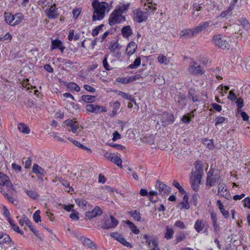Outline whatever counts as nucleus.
Segmentation results:
<instances>
[{
  "mask_svg": "<svg viewBox=\"0 0 250 250\" xmlns=\"http://www.w3.org/2000/svg\"><path fill=\"white\" fill-rule=\"evenodd\" d=\"M94 11L92 16V21H100L105 16V13L108 6V4L105 2H99L93 1L92 3Z\"/></svg>",
  "mask_w": 250,
  "mask_h": 250,
  "instance_id": "f257e3e1",
  "label": "nucleus"
},
{
  "mask_svg": "<svg viewBox=\"0 0 250 250\" xmlns=\"http://www.w3.org/2000/svg\"><path fill=\"white\" fill-rule=\"evenodd\" d=\"M220 179V175L215 173V170L211 167L207 173L206 185L207 186L212 187L214 186Z\"/></svg>",
  "mask_w": 250,
  "mask_h": 250,
  "instance_id": "f03ea898",
  "label": "nucleus"
},
{
  "mask_svg": "<svg viewBox=\"0 0 250 250\" xmlns=\"http://www.w3.org/2000/svg\"><path fill=\"white\" fill-rule=\"evenodd\" d=\"M125 16L121 14V13H118L117 10H114L110 14L108 21L110 25H113L116 24H119L125 21Z\"/></svg>",
  "mask_w": 250,
  "mask_h": 250,
  "instance_id": "7ed1b4c3",
  "label": "nucleus"
},
{
  "mask_svg": "<svg viewBox=\"0 0 250 250\" xmlns=\"http://www.w3.org/2000/svg\"><path fill=\"white\" fill-rule=\"evenodd\" d=\"M202 176L203 174L196 173L193 171L190 173V181L191 188L194 191H198Z\"/></svg>",
  "mask_w": 250,
  "mask_h": 250,
  "instance_id": "20e7f679",
  "label": "nucleus"
},
{
  "mask_svg": "<svg viewBox=\"0 0 250 250\" xmlns=\"http://www.w3.org/2000/svg\"><path fill=\"white\" fill-rule=\"evenodd\" d=\"M212 42L214 44L221 49H229V42L224 37H221L220 35L214 36Z\"/></svg>",
  "mask_w": 250,
  "mask_h": 250,
  "instance_id": "39448f33",
  "label": "nucleus"
},
{
  "mask_svg": "<svg viewBox=\"0 0 250 250\" xmlns=\"http://www.w3.org/2000/svg\"><path fill=\"white\" fill-rule=\"evenodd\" d=\"M118 223L114 217L110 215V218H104L102 228L104 229H114L118 225Z\"/></svg>",
  "mask_w": 250,
  "mask_h": 250,
  "instance_id": "423d86ee",
  "label": "nucleus"
},
{
  "mask_svg": "<svg viewBox=\"0 0 250 250\" xmlns=\"http://www.w3.org/2000/svg\"><path fill=\"white\" fill-rule=\"evenodd\" d=\"M209 226L206 220L198 219L195 223L194 228L196 232H206L208 231Z\"/></svg>",
  "mask_w": 250,
  "mask_h": 250,
  "instance_id": "0eeeda50",
  "label": "nucleus"
},
{
  "mask_svg": "<svg viewBox=\"0 0 250 250\" xmlns=\"http://www.w3.org/2000/svg\"><path fill=\"white\" fill-rule=\"evenodd\" d=\"M221 181L222 180H220L218 185V194L227 200H229L231 198L230 193L227 186L223 182H221Z\"/></svg>",
  "mask_w": 250,
  "mask_h": 250,
  "instance_id": "6e6552de",
  "label": "nucleus"
},
{
  "mask_svg": "<svg viewBox=\"0 0 250 250\" xmlns=\"http://www.w3.org/2000/svg\"><path fill=\"white\" fill-rule=\"evenodd\" d=\"M133 12L134 20L139 23L146 21L148 16L147 12L143 11L139 9L134 10Z\"/></svg>",
  "mask_w": 250,
  "mask_h": 250,
  "instance_id": "1a4fd4ad",
  "label": "nucleus"
},
{
  "mask_svg": "<svg viewBox=\"0 0 250 250\" xmlns=\"http://www.w3.org/2000/svg\"><path fill=\"white\" fill-rule=\"evenodd\" d=\"M0 188H6L8 190L13 189V186L9 177L5 174L0 172Z\"/></svg>",
  "mask_w": 250,
  "mask_h": 250,
  "instance_id": "9d476101",
  "label": "nucleus"
},
{
  "mask_svg": "<svg viewBox=\"0 0 250 250\" xmlns=\"http://www.w3.org/2000/svg\"><path fill=\"white\" fill-rule=\"evenodd\" d=\"M45 13L46 16L51 19H55L59 16V13L58 12V8L55 4L51 5L50 8L45 10Z\"/></svg>",
  "mask_w": 250,
  "mask_h": 250,
  "instance_id": "9b49d317",
  "label": "nucleus"
},
{
  "mask_svg": "<svg viewBox=\"0 0 250 250\" xmlns=\"http://www.w3.org/2000/svg\"><path fill=\"white\" fill-rule=\"evenodd\" d=\"M86 110L91 113L105 112L106 109L104 106L98 105L95 104H88L85 106Z\"/></svg>",
  "mask_w": 250,
  "mask_h": 250,
  "instance_id": "f8f14e48",
  "label": "nucleus"
},
{
  "mask_svg": "<svg viewBox=\"0 0 250 250\" xmlns=\"http://www.w3.org/2000/svg\"><path fill=\"white\" fill-rule=\"evenodd\" d=\"M120 48V47L117 42H111L109 47V50L112 56L118 59L119 58L121 55Z\"/></svg>",
  "mask_w": 250,
  "mask_h": 250,
  "instance_id": "ddd939ff",
  "label": "nucleus"
},
{
  "mask_svg": "<svg viewBox=\"0 0 250 250\" xmlns=\"http://www.w3.org/2000/svg\"><path fill=\"white\" fill-rule=\"evenodd\" d=\"M189 71L194 75H202L205 72L204 69L196 62H193L189 67Z\"/></svg>",
  "mask_w": 250,
  "mask_h": 250,
  "instance_id": "4468645a",
  "label": "nucleus"
},
{
  "mask_svg": "<svg viewBox=\"0 0 250 250\" xmlns=\"http://www.w3.org/2000/svg\"><path fill=\"white\" fill-rule=\"evenodd\" d=\"M155 187L161 194H167L170 192V188L159 181L156 182Z\"/></svg>",
  "mask_w": 250,
  "mask_h": 250,
  "instance_id": "2eb2a0df",
  "label": "nucleus"
},
{
  "mask_svg": "<svg viewBox=\"0 0 250 250\" xmlns=\"http://www.w3.org/2000/svg\"><path fill=\"white\" fill-rule=\"evenodd\" d=\"M110 236L115 240L119 241L124 246H125L127 247L132 248V245L130 243L127 242L125 239L122 237L121 235H120L118 232H112L110 233Z\"/></svg>",
  "mask_w": 250,
  "mask_h": 250,
  "instance_id": "dca6fc26",
  "label": "nucleus"
},
{
  "mask_svg": "<svg viewBox=\"0 0 250 250\" xmlns=\"http://www.w3.org/2000/svg\"><path fill=\"white\" fill-rule=\"evenodd\" d=\"M180 37L188 39L196 36L194 28L185 29L181 31L180 34Z\"/></svg>",
  "mask_w": 250,
  "mask_h": 250,
  "instance_id": "f3484780",
  "label": "nucleus"
},
{
  "mask_svg": "<svg viewBox=\"0 0 250 250\" xmlns=\"http://www.w3.org/2000/svg\"><path fill=\"white\" fill-rule=\"evenodd\" d=\"M102 213L101 208L99 207H96L92 210L87 211L85 213V216L89 219L100 216Z\"/></svg>",
  "mask_w": 250,
  "mask_h": 250,
  "instance_id": "a211bd4d",
  "label": "nucleus"
},
{
  "mask_svg": "<svg viewBox=\"0 0 250 250\" xmlns=\"http://www.w3.org/2000/svg\"><path fill=\"white\" fill-rule=\"evenodd\" d=\"M211 23L210 21H206L201 22L198 26L194 28L196 35L203 30L207 29Z\"/></svg>",
  "mask_w": 250,
  "mask_h": 250,
  "instance_id": "6ab92c4d",
  "label": "nucleus"
},
{
  "mask_svg": "<svg viewBox=\"0 0 250 250\" xmlns=\"http://www.w3.org/2000/svg\"><path fill=\"white\" fill-rule=\"evenodd\" d=\"M137 48V44L133 42H131L127 45L126 48V52L127 54L130 56L134 54Z\"/></svg>",
  "mask_w": 250,
  "mask_h": 250,
  "instance_id": "aec40b11",
  "label": "nucleus"
},
{
  "mask_svg": "<svg viewBox=\"0 0 250 250\" xmlns=\"http://www.w3.org/2000/svg\"><path fill=\"white\" fill-rule=\"evenodd\" d=\"M4 21L8 24L13 26H15L14 15H13L10 13H5Z\"/></svg>",
  "mask_w": 250,
  "mask_h": 250,
  "instance_id": "412c9836",
  "label": "nucleus"
},
{
  "mask_svg": "<svg viewBox=\"0 0 250 250\" xmlns=\"http://www.w3.org/2000/svg\"><path fill=\"white\" fill-rule=\"evenodd\" d=\"M17 128L20 132L23 134H28L30 132V128L27 125L22 123L18 124Z\"/></svg>",
  "mask_w": 250,
  "mask_h": 250,
  "instance_id": "4be33fe9",
  "label": "nucleus"
},
{
  "mask_svg": "<svg viewBox=\"0 0 250 250\" xmlns=\"http://www.w3.org/2000/svg\"><path fill=\"white\" fill-rule=\"evenodd\" d=\"M129 7V3H120L114 10H117L118 13H121L123 15L125 13Z\"/></svg>",
  "mask_w": 250,
  "mask_h": 250,
  "instance_id": "5701e85b",
  "label": "nucleus"
},
{
  "mask_svg": "<svg viewBox=\"0 0 250 250\" xmlns=\"http://www.w3.org/2000/svg\"><path fill=\"white\" fill-rule=\"evenodd\" d=\"M11 242H12L11 239L8 235L4 232H0V246Z\"/></svg>",
  "mask_w": 250,
  "mask_h": 250,
  "instance_id": "b1692460",
  "label": "nucleus"
},
{
  "mask_svg": "<svg viewBox=\"0 0 250 250\" xmlns=\"http://www.w3.org/2000/svg\"><path fill=\"white\" fill-rule=\"evenodd\" d=\"M12 190H8L6 188H0V191L1 193L6 198L8 201L11 203L14 201V198L11 197L9 194L13 191Z\"/></svg>",
  "mask_w": 250,
  "mask_h": 250,
  "instance_id": "393cba45",
  "label": "nucleus"
},
{
  "mask_svg": "<svg viewBox=\"0 0 250 250\" xmlns=\"http://www.w3.org/2000/svg\"><path fill=\"white\" fill-rule=\"evenodd\" d=\"M146 0H142V4L144 3L145 9L148 11L149 10L154 11L156 9V7L154 6L152 2L151 1H149V0H147V3H146L145 1Z\"/></svg>",
  "mask_w": 250,
  "mask_h": 250,
  "instance_id": "a878e982",
  "label": "nucleus"
},
{
  "mask_svg": "<svg viewBox=\"0 0 250 250\" xmlns=\"http://www.w3.org/2000/svg\"><path fill=\"white\" fill-rule=\"evenodd\" d=\"M62 45V42L58 39L52 40L51 49L53 50L56 49H59Z\"/></svg>",
  "mask_w": 250,
  "mask_h": 250,
  "instance_id": "bb28decb",
  "label": "nucleus"
},
{
  "mask_svg": "<svg viewBox=\"0 0 250 250\" xmlns=\"http://www.w3.org/2000/svg\"><path fill=\"white\" fill-rule=\"evenodd\" d=\"M195 168L196 171L193 172L203 175V165L201 161H197L195 163Z\"/></svg>",
  "mask_w": 250,
  "mask_h": 250,
  "instance_id": "cd10ccee",
  "label": "nucleus"
},
{
  "mask_svg": "<svg viewBox=\"0 0 250 250\" xmlns=\"http://www.w3.org/2000/svg\"><path fill=\"white\" fill-rule=\"evenodd\" d=\"M122 32L123 36L126 38L132 34V30L129 26H124L122 29Z\"/></svg>",
  "mask_w": 250,
  "mask_h": 250,
  "instance_id": "c85d7f7f",
  "label": "nucleus"
},
{
  "mask_svg": "<svg viewBox=\"0 0 250 250\" xmlns=\"http://www.w3.org/2000/svg\"><path fill=\"white\" fill-rule=\"evenodd\" d=\"M188 198L187 195L185 194L183 197V201L180 203L181 208L188 209L189 208V204L188 203Z\"/></svg>",
  "mask_w": 250,
  "mask_h": 250,
  "instance_id": "c756f323",
  "label": "nucleus"
},
{
  "mask_svg": "<svg viewBox=\"0 0 250 250\" xmlns=\"http://www.w3.org/2000/svg\"><path fill=\"white\" fill-rule=\"evenodd\" d=\"M14 18H15L14 22H15V25H17L20 24L23 20L24 16L21 13H16L14 15Z\"/></svg>",
  "mask_w": 250,
  "mask_h": 250,
  "instance_id": "7c9ffc66",
  "label": "nucleus"
},
{
  "mask_svg": "<svg viewBox=\"0 0 250 250\" xmlns=\"http://www.w3.org/2000/svg\"><path fill=\"white\" fill-rule=\"evenodd\" d=\"M110 160L119 167L122 166V161L121 158L114 153L112 155Z\"/></svg>",
  "mask_w": 250,
  "mask_h": 250,
  "instance_id": "2f4dec72",
  "label": "nucleus"
},
{
  "mask_svg": "<svg viewBox=\"0 0 250 250\" xmlns=\"http://www.w3.org/2000/svg\"><path fill=\"white\" fill-rule=\"evenodd\" d=\"M83 245L89 248H94L96 249V245L93 243V242L89 238H84L83 240Z\"/></svg>",
  "mask_w": 250,
  "mask_h": 250,
  "instance_id": "473e14b6",
  "label": "nucleus"
},
{
  "mask_svg": "<svg viewBox=\"0 0 250 250\" xmlns=\"http://www.w3.org/2000/svg\"><path fill=\"white\" fill-rule=\"evenodd\" d=\"M126 224L129 226L131 231L136 234H138L140 233V230L137 229V227L131 221L129 220L126 221Z\"/></svg>",
  "mask_w": 250,
  "mask_h": 250,
  "instance_id": "72a5a7b5",
  "label": "nucleus"
},
{
  "mask_svg": "<svg viewBox=\"0 0 250 250\" xmlns=\"http://www.w3.org/2000/svg\"><path fill=\"white\" fill-rule=\"evenodd\" d=\"M136 80L135 76H131L128 78H121L118 79V82L122 83H127L129 82H133Z\"/></svg>",
  "mask_w": 250,
  "mask_h": 250,
  "instance_id": "f704fd0d",
  "label": "nucleus"
},
{
  "mask_svg": "<svg viewBox=\"0 0 250 250\" xmlns=\"http://www.w3.org/2000/svg\"><path fill=\"white\" fill-rule=\"evenodd\" d=\"M67 87L71 91L79 92L81 90L80 87L74 83H70L67 85Z\"/></svg>",
  "mask_w": 250,
  "mask_h": 250,
  "instance_id": "c9c22d12",
  "label": "nucleus"
},
{
  "mask_svg": "<svg viewBox=\"0 0 250 250\" xmlns=\"http://www.w3.org/2000/svg\"><path fill=\"white\" fill-rule=\"evenodd\" d=\"M158 62L161 64H167L169 62V59L163 54L159 55L157 57Z\"/></svg>",
  "mask_w": 250,
  "mask_h": 250,
  "instance_id": "e433bc0d",
  "label": "nucleus"
},
{
  "mask_svg": "<svg viewBox=\"0 0 250 250\" xmlns=\"http://www.w3.org/2000/svg\"><path fill=\"white\" fill-rule=\"evenodd\" d=\"M129 213L135 221H137L138 222L141 221V216L139 212L136 210H134L129 211Z\"/></svg>",
  "mask_w": 250,
  "mask_h": 250,
  "instance_id": "4c0bfd02",
  "label": "nucleus"
},
{
  "mask_svg": "<svg viewBox=\"0 0 250 250\" xmlns=\"http://www.w3.org/2000/svg\"><path fill=\"white\" fill-rule=\"evenodd\" d=\"M9 223L11 226L12 229L16 232H17L21 234H23V232L21 230L19 229V227L15 224L14 223L12 220L11 219H9Z\"/></svg>",
  "mask_w": 250,
  "mask_h": 250,
  "instance_id": "58836bf2",
  "label": "nucleus"
},
{
  "mask_svg": "<svg viewBox=\"0 0 250 250\" xmlns=\"http://www.w3.org/2000/svg\"><path fill=\"white\" fill-rule=\"evenodd\" d=\"M82 99L85 102L91 103L95 101V97L90 95H83L82 96Z\"/></svg>",
  "mask_w": 250,
  "mask_h": 250,
  "instance_id": "ea45409f",
  "label": "nucleus"
},
{
  "mask_svg": "<svg viewBox=\"0 0 250 250\" xmlns=\"http://www.w3.org/2000/svg\"><path fill=\"white\" fill-rule=\"evenodd\" d=\"M235 5L230 3L229 6L227 8V9L221 13L220 16L222 18L225 17L228 14H229L231 11L234 9Z\"/></svg>",
  "mask_w": 250,
  "mask_h": 250,
  "instance_id": "a19ab883",
  "label": "nucleus"
},
{
  "mask_svg": "<svg viewBox=\"0 0 250 250\" xmlns=\"http://www.w3.org/2000/svg\"><path fill=\"white\" fill-rule=\"evenodd\" d=\"M141 60L140 57L137 58L132 64H130L128 67L130 69H136L140 65Z\"/></svg>",
  "mask_w": 250,
  "mask_h": 250,
  "instance_id": "79ce46f5",
  "label": "nucleus"
},
{
  "mask_svg": "<svg viewBox=\"0 0 250 250\" xmlns=\"http://www.w3.org/2000/svg\"><path fill=\"white\" fill-rule=\"evenodd\" d=\"M174 231L172 229L167 228L166 231L165 233V237L167 239H170L173 237Z\"/></svg>",
  "mask_w": 250,
  "mask_h": 250,
  "instance_id": "37998d69",
  "label": "nucleus"
},
{
  "mask_svg": "<svg viewBox=\"0 0 250 250\" xmlns=\"http://www.w3.org/2000/svg\"><path fill=\"white\" fill-rule=\"evenodd\" d=\"M118 95L125 99L128 100L129 101H133V97L128 93L122 91H118Z\"/></svg>",
  "mask_w": 250,
  "mask_h": 250,
  "instance_id": "c03bdc74",
  "label": "nucleus"
},
{
  "mask_svg": "<svg viewBox=\"0 0 250 250\" xmlns=\"http://www.w3.org/2000/svg\"><path fill=\"white\" fill-rule=\"evenodd\" d=\"M76 203L80 208L85 209L86 205L88 203L84 200L83 199H76Z\"/></svg>",
  "mask_w": 250,
  "mask_h": 250,
  "instance_id": "a18cd8bd",
  "label": "nucleus"
},
{
  "mask_svg": "<svg viewBox=\"0 0 250 250\" xmlns=\"http://www.w3.org/2000/svg\"><path fill=\"white\" fill-rule=\"evenodd\" d=\"M108 55L106 54L104 55V58L103 60V65L104 68L106 70H110L112 69V68L110 66L107 62V58Z\"/></svg>",
  "mask_w": 250,
  "mask_h": 250,
  "instance_id": "49530a36",
  "label": "nucleus"
},
{
  "mask_svg": "<svg viewBox=\"0 0 250 250\" xmlns=\"http://www.w3.org/2000/svg\"><path fill=\"white\" fill-rule=\"evenodd\" d=\"M33 172L36 174H43L44 170L37 164H34L32 168Z\"/></svg>",
  "mask_w": 250,
  "mask_h": 250,
  "instance_id": "de8ad7c7",
  "label": "nucleus"
},
{
  "mask_svg": "<svg viewBox=\"0 0 250 250\" xmlns=\"http://www.w3.org/2000/svg\"><path fill=\"white\" fill-rule=\"evenodd\" d=\"M68 139L71 142H72L76 146L80 147V148H82L83 149H85L88 151H91L90 149L88 148H87L86 146L83 145L82 144H81V143H80L79 142H78V141H75V140H73V139H71L70 138H68Z\"/></svg>",
  "mask_w": 250,
  "mask_h": 250,
  "instance_id": "09e8293b",
  "label": "nucleus"
},
{
  "mask_svg": "<svg viewBox=\"0 0 250 250\" xmlns=\"http://www.w3.org/2000/svg\"><path fill=\"white\" fill-rule=\"evenodd\" d=\"M25 192L28 196L33 199H36L39 196L35 191L26 190Z\"/></svg>",
  "mask_w": 250,
  "mask_h": 250,
  "instance_id": "8fccbe9b",
  "label": "nucleus"
},
{
  "mask_svg": "<svg viewBox=\"0 0 250 250\" xmlns=\"http://www.w3.org/2000/svg\"><path fill=\"white\" fill-rule=\"evenodd\" d=\"M71 129H69V131H71L73 133H78L79 131H81L79 124L76 122L75 124H73L71 127Z\"/></svg>",
  "mask_w": 250,
  "mask_h": 250,
  "instance_id": "3c124183",
  "label": "nucleus"
},
{
  "mask_svg": "<svg viewBox=\"0 0 250 250\" xmlns=\"http://www.w3.org/2000/svg\"><path fill=\"white\" fill-rule=\"evenodd\" d=\"M40 211L39 210H36L33 215V218L36 223H38L41 221V217L40 216Z\"/></svg>",
  "mask_w": 250,
  "mask_h": 250,
  "instance_id": "603ef678",
  "label": "nucleus"
},
{
  "mask_svg": "<svg viewBox=\"0 0 250 250\" xmlns=\"http://www.w3.org/2000/svg\"><path fill=\"white\" fill-rule=\"evenodd\" d=\"M120 107V103L118 101H116L113 104V110L112 113L114 115L116 114L118 110L119 109Z\"/></svg>",
  "mask_w": 250,
  "mask_h": 250,
  "instance_id": "864d4df0",
  "label": "nucleus"
},
{
  "mask_svg": "<svg viewBox=\"0 0 250 250\" xmlns=\"http://www.w3.org/2000/svg\"><path fill=\"white\" fill-rule=\"evenodd\" d=\"M103 26V24H101L97 26L92 30L91 33L93 37L97 36L99 33L100 31L102 29Z\"/></svg>",
  "mask_w": 250,
  "mask_h": 250,
  "instance_id": "5fc2aeb1",
  "label": "nucleus"
},
{
  "mask_svg": "<svg viewBox=\"0 0 250 250\" xmlns=\"http://www.w3.org/2000/svg\"><path fill=\"white\" fill-rule=\"evenodd\" d=\"M143 141L148 144L153 143V135H149V136H145L143 138Z\"/></svg>",
  "mask_w": 250,
  "mask_h": 250,
  "instance_id": "6e6d98bb",
  "label": "nucleus"
},
{
  "mask_svg": "<svg viewBox=\"0 0 250 250\" xmlns=\"http://www.w3.org/2000/svg\"><path fill=\"white\" fill-rule=\"evenodd\" d=\"M109 145L111 147H115L116 149H119V150H125V147L122 146L121 145L116 144H114V143H112L109 144Z\"/></svg>",
  "mask_w": 250,
  "mask_h": 250,
  "instance_id": "4d7b16f0",
  "label": "nucleus"
},
{
  "mask_svg": "<svg viewBox=\"0 0 250 250\" xmlns=\"http://www.w3.org/2000/svg\"><path fill=\"white\" fill-rule=\"evenodd\" d=\"M145 238L146 240V242L147 243V245L149 247H150V248L152 247H157L158 246L156 241H153L152 242H151L150 241H149L147 239L148 236L147 235H145Z\"/></svg>",
  "mask_w": 250,
  "mask_h": 250,
  "instance_id": "13d9d810",
  "label": "nucleus"
},
{
  "mask_svg": "<svg viewBox=\"0 0 250 250\" xmlns=\"http://www.w3.org/2000/svg\"><path fill=\"white\" fill-rule=\"evenodd\" d=\"M226 120V118L224 117L219 116L215 119V125L223 123Z\"/></svg>",
  "mask_w": 250,
  "mask_h": 250,
  "instance_id": "bf43d9fd",
  "label": "nucleus"
},
{
  "mask_svg": "<svg viewBox=\"0 0 250 250\" xmlns=\"http://www.w3.org/2000/svg\"><path fill=\"white\" fill-rule=\"evenodd\" d=\"M236 104L238 109L242 108L244 106V102L243 99L242 98H239L237 99L236 102Z\"/></svg>",
  "mask_w": 250,
  "mask_h": 250,
  "instance_id": "052dcab7",
  "label": "nucleus"
},
{
  "mask_svg": "<svg viewBox=\"0 0 250 250\" xmlns=\"http://www.w3.org/2000/svg\"><path fill=\"white\" fill-rule=\"evenodd\" d=\"M186 97L184 95L180 94L179 95H177L175 97V101L178 103H180L181 102H184Z\"/></svg>",
  "mask_w": 250,
  "mask_h": 250,
  "instance_id": "680f3d73",
  "label": "nucleus"
},
{
  "mask_svg": "<svg viewBox=\"0 0 250 250\" xmlns=\"http://www.w3.org/2000/svg\"><path fill=\"white\" fill-rule=\"evenodd\" d=\"M202 9V7L200 6V5L198 3H194L193 5V10L194 12H193V15H195V11H200Z\"/></svg>",
  "mask_w": 250,
  "mask_h": 250,
  "instance_id": "e2e57ef3",
  "label": "nucleus"
},
{
  "mask_svg": "<svg viewBox=\"0 0 250 250\" xmlns=\"http://www.w3.org/2000/svg\"><path fill=\"white\" fill-rule=\"evenodd\" d=\"M239 22L245 27L248 28L249 26V22L246 19L241 18L239 20Z\"/></svg>",
  "mask_w": 250,
  "mask_h": 250,
  "instance_id": "0e129e2a",
  "label": "nucleus"
},
{
  "mask_svg": "<svg viewBox=\"0 0 250 250\" xmlns=\"http://www.w3.org/2000/svg\"><path fill=\"white\" fill-rule=\"evenodd\" d=\"M228 99H229L230 100L232 101H235L237 99V97L232 90H230L229 92Z\"/></svg>",
  "mask_w": 250,
  "mask_h": 250,
  "instance_id": "69168bd1",
  "label": "nucleus"
},
{
  "mask_svg": "<svg viewBox=\"0 0 250 250\" xmlns=\"http://www.w3.org/2000/svg\"><path fill=\"white\" fill-rule=\"evenodd\" d=\"M204 144L206 145L209 149H211L213 147L212 142L211 140H206L204 141Z\"/></svg>",
  "mask_w": 250,
  "mask_h": 250,
  "instance_id": "338daca9",
  "label": "nucleus"
},
{
  "mask_svg": "<svg viewBox=\"0 0 250 250\" xmlns=\"http://www.w3.org/2000/svg\"><path fill=\"white\" fill-rule=\"evenodd\" d=\"M244 207H248L250 208V198L249 197H246L243 200Z\"/></svg>",
  "mask_w": 250,
  "mask_h": 250,
  "instance_id": "774afa93",
  "label": "nucleus"
}]
</instances>
